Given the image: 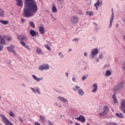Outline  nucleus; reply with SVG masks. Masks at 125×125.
Listing matches in <instances>:
<instances>
[{
	"mask_svg": "<svg viewBox=\"0 0 125 125\" xmlns=\"http://www.w3.org/2000/svg\"><path fill=\"white\" fill-rule=\"evenodd\" d=\"M121 109H125V100H123L121 102Z\"/></svg>",
	"mask_w": 125,
	"mask_h": 125,
	"instance_id": "obj_17",
	"label": "nucleus"
},
{
	"mask_svg": "<svg viewBox=\"0 0 125 125\" xmlns=\"http://www.w3.org/2000/svg\"><path fill=\"white\" fill-rule=\"evenodd\" d=\"M36 92H37V93H38V94H41V92L40 91V90H39V89L36 90Z\"/></svg>",
	"mask_w": 125,
	"mask_h": 125,
	"instance_id": "obj_39",
	"label": "nucleus"
},
{
	"mask_svg": "<svg viewBox=\"0 0 125 125\" xmlns=\"http://www.w3.org/2000/svg\"><path fill=\"white\" fill-rule=\"evenodd\" d=\"M70 22H71L72 24H76V23L79 22V18L78 17H72L70 19Z\"/></svg>",
	"mask_w": 125,
	"mask_h": 125,
	"instance_id": "obj_8",
	"label": "nucleus"
},
{
	"mask_svg": "<svg viewBox=\"0 0 125 125\" xmlns=\"http://www.w3.org/2000/svg\"><path fill=\"white\" fill-rule=\"evenodd\" d=\"M97 54H98V49L97 48L93 49L92 50L90 57L92 59H93L94 58V56H96Z\"/></svg>",
	"mask_w": 125,
	"mask_h": 125,
	"instance_id": "obj_6",
	"label": "nucleus"
},
{
	"mask_svg": "<svg viewBox=\"0 0 125 125\" xmlns=\"http://www.w3.org/2000/svg\"><path fill=\"white\" fill-rule=\"evenodd\" d=\"M1 98V97L0 96V99Z\"/></svg>",
	"mask_w": 125,
	"mask_h": 125,
	"instance_id": "obj_54",
	"label": "nucleus"
},
{
	"mask_svg": "<svg viewBox=\"0 0 125 125\" xmlns=\"http://www.w3.org/2000/svg\"><path fill=\"white\" fill-rule=\"evenodd\" d=\"M125 84V82H121L117 84V87L113 89V91H119V89L123 88Z\"/></svg>",
	"mask_w": 125,
	"mask_h": 125,
	"instance_id": "obj_4",
	"label": "nucleus"
},
{
	"mask_svg": "<svg viewBox=\"0 0 125 125\" xmlns=\"http://www.w3.org/2000/svg\"><path fill=\"white\" fill-rule=\"evenodd\" d=\"M87 77H88V75H87L85 76H83L82 77V81H84V80H86V78H87Z\"/></svg>",
	"mask_w": 125,
	"mask_h": 125,
	"instance_id": "obj_35",
	"label": "nucleus"
},
{
	"mask_svg": "<svg viewBox=\"0 0 125 125\" xmlns=\"http://www.w3.org/2000/svg\"><path fill=\"white\" fill-rule=\"evenodd\" d=\"M0 23H1V24L3 25H7V24L9 23V21H8L0 20Z\"/></svg>",
	"mask_w": 125,
	"mask_h": 125,
	"instance_id": "obj_20",
	"label": "nucleus"
},
{
	"mask_svg": "<svg viewBox=\"0 0 125 125\" xmlns=\"http://www.w3.org/2000/svg\"><path fill=\"white\" fill-rule=\"evenodd\" d=\"M38 11V6L35 0H25L24 8L22 13L23 16L26 18H30L34 16V13Z\"/></svg>",
	"mask_w": 125,
	"mask_h": 125,
	"instance_id": "obj_1",
	"label": "nucleus"
},
{
	"mask_svg": "<svg viewBox=\"0 0 125 125\" xmlns=\"http://www.w3.org/2000/svg\"><path fill=\"white\" fill-rule=\"evenodd\" d=\"M75 119V120H77V121H80L82 123L85 122V118H84L83 115H81L80 117H76Z\"/></svg>",
	"mask_w": 125,
	"mask_h": 125,
	"instance_id": "obj_10",
	"label": "nucleus"
},
{
	"mask_svg": "<svg viewBox=\"0 0 125 125\" xmlns=\"http://www.w3.org/2000/svg\"><path fill=\"white\" fill-rule=\"evenodd\" d=\"M86 14L87 15H89V16H92V15H93V12H90V11H87L86 12Z\"/></svg>",
	"mask_w": 125,
	"mask_h": 125,
	"instance_id": "obj_31",
	"label": "nucleus"
},
{
	"mask_svg": "<svg viewBox=\"0 0 125 125\" xmlns=\"http://www.w3.org/2000/svg\"><path fill=\"white\" fill-rule=\"evenodd\" d=\"M39 29L40 34L41 35H44V33H45V31H44V27H43V26H39Z\"/></svg>",
	"mask_w": 125,
	"mask_h": 125,
	"instance_id": "obj_12",
	"label": "nucleus"
},
{
	"mask_svg": "<svg viewBox=\"0 0 125 125\" xmlns=\"http://www.w3.org/2000/svg\"><path fill=\"white\" fill-rule=\"evenodd\" d=\"M61 54V52H60L59 54V55H60Z\"/></svg>",
	"mask_w": 125,
	"mask_h": 125,
	"instance_id": "obj_51",
	"label": "nucleus"
},
{
	"mask_svg": "<svg viewBox=\"0 0 125 125\" xmlns=\"http://www.w3.org/2000/svg\"><path fill=\"white\" fill-rule=\"evenodd\" d=\"M14 46L11 45L9 47H7V50L10 52H12L14 54H16V52L14 50Z\"/></svg>",
	"mask_w": 125,
	"mask_h": 125,
	"instance_id": "obj_11",
	"label": "nucleus"
},
{
	"mask_svg": "<svg viewBox=\"0 0 125 125\" xmlns=\"http://www.w3.org/2000/svg\"><path fill=\"white\" fill-rule=\"evenodd\" d=\"M21 44L23 46H24V47H26L27 49H29V46L27 45H26V43L24 42L23 41L21 42Z\"/></svg>",
	"mask_w": 125,
	"mask_h": 125,
	"instance_id": "obj_25",
	"label": "nucleus"
},
{
	"mask_svg": "<svg viewBox=\"0 0 125 125\" xmlns=\"http://www.w3.org/2000/svg\"><path fill=\"white\" fill-rule=\"evenodd\" d=\"M75 78H72V81H73V82H75Z\"/></svg>",
	"mask_w": 125,
	"mask_h": 125,
	"instance_id": "obj_47",
	"label": "nucleus"
},
{
	"mask_svg": "<svg viewBox=\"0 0 125 125\" xmlns=\"http://www.w3.org/2000/svg\"><path fill=\"white\" fill-rule=\"evenodd\" d=\"M21 22H22V23H24L25 22V19H21Z\"/></svg>",
	"mask_w": 125,
	"mask_h": 125,
	"instance_id": "obj_42",
	"label": "nucleus"
},
{
	"mask_svg": "<svg viewBox=\"0 0 125 125\" xmlns=\"http://www.w3.org/2000/svg\"><path fill=\"white\" fill-rule=\"evenodd\" d=\"M6 40L9 42V41H11V40H12V39L11 38V37H6Z\"/></svg>",
	"mask_w": 125,
	"mask_h": 125,
	"instance_id": "obj_36",
	"label": "nucleus"
},
{
	"mask_svg": "<svg viewBox=\"0 0 125 125\" xmlns=\"http://www.w3.org/2000/svg\"><path fill=\"white\" fill-rule=\"evenodd\" d=\"M30 34L32 37H36V36H37V33L34 30H31L30 31Z\"/></svg>",
	"mask_w": 125,
	"mask_h": 125,
	"instance_id": "obj_15",
	"label": "nucleus"
},
{
	"mask_svg": "<svg viewBox=\"0 0 125 125\" xmlns=\"http://www.w3.org/2000/svg\"><path fill=\"white\" fill-rule=\"evenodd\" d=\"M102 58H103V55H100V56H99V59H102Z\"/></svg>",
	"mask_w": 125,
	"mask_h": 125,
	"instance_id": "obj_41",
	"label": "nucleus"
},
{
	"mask_svg": "<svg viewBox=\"0 0 125 125\" xmlns=\"http://www.w3.org/2000/svg\"><path fill=\"white\" fill-rule=\"evenodd\" d=\"M122 110H123V111L124 112V113L125 114V109L123 108V109H122Z\"/></svg>",
	"mask_w": 125,
	"mask_h": 125,
	"instance_id": "obj_45",
	"label": "nucleus"
},
{
	"mask_svg": "<svg viewBox=\"0 0 125 125\" xmlns=\"http://www.w3.org/2000/svg\"><path fill=\"white\" fill-rule=\"evenodd\" d=\"M75 125H81L78 123H75Z\"/></svg>",
	"mask_w": 125,
	"mask_h": 125,
	"instance_id": "obj_44",
	"label": "nucleus"
},
{
	"mask_svg": "<svg viewBox=\"0 0 125 125\" xmlns=\"http://www.w3.org/2000/svg\"><path fill=\"white\" fill-rule=\"evenodd\" d=\"M36 52L38 54H42V49H41V48H37L36 49Z\"/></svg>",
	"mask_w": 125,
	"mask_h": 125,
	"instance_id": "obj_27",
	"label": "nucleus"
},
{
	"mask_svg": "<svg viewBox=\"0 0 125 125\" xmlns=\"http://www.w3.org/2000/svg\"><path fill=\"white\" fill-rule=\"evenodd\" d=\"M58 99L61 100V101H62V102H67V100L62 97H59Z\"/></svg>",
	"mask_w": 125,
	"mask_h": 125,
	"instance_id": "obj_22",
	"label": "nucleus"
},
{
	"mask_svg": "<svg viewBox=\"0 0 125 125\" xmlns=\"http://www.w3.org/2000/svg\"><path fill=\"white\" fill-rule=\"evenodd\" d=\"M65 75L66 76L67 78H68V73H66Z\"/></svg>",
	"mask_w": 125,
	"mask_h": 125,
	"instance_id": "obj_46",
	"label": "nucleus"
},
{
	"mask_svg": "<svg viewBox=\"0 0 125 125\" xmlns=\"http://www.w3.org/2000/svg\"><path fill=\"white\" fill-rule=\"evenodd\" d=\"M79 95L83 96L84 94V93L83 92V91L82 89H79L78 91Z\"/></svg>",
	"mask_w": 125,
	"mask_h": 125,
	"instance_id": "obj_24",
	"label": "nucleus"
},
{
	"mask_svg": "<svg viewBox=\"0 0 125 125\" xmlns=\"http://www.w3.org/2000/svg\"><path fill=\"white\" fill-rule=\"evenodd\" d=\"M69 51H72V49H69Z\"/></svg>",
	"mask_w": 125,
	"mask_h": 125,
	"instance_id": "obj_49",
	"label": "nucleus"
},
{
	"mask_svg": "<svg viewBox=\"0 0 125 125\" xmlns=\"http://www.w3.org/2000/svg\"><path fill=\"white\" fill-rule=\"evenodd\" d=\"M79 88H80V86H76L75 88H74L73 90H74V91H76L77 89H79Z\"/></svg>",
	"mask_w": 125,
	"mask_h": 125,
	"instance_id": "obj_37",
	"label": "nucleus"
},
{
	"mask_svg": "<svg viewBox=\"0 0 125 125\" xmlns=\"http://www.w3.org/2000/svg\"><path fill=\"white\" fill-rule=\"evenodd\" d=\"M9 115L12 117H15V115H14V113H13V112L12 111H10Z\"/></svg>",
	"mask_w": 125,
	"mask_h": 125,
	"instance_id": "obj_33",
	"label": "nucleus"
},
{
	"mask_svg": "<svg viewBox=\"0 0 125 125\" xmlns=\"http://www.w3.org/2000/svg\"><path fill=\"white\" fill-rule=\"evenodd\" d=\"M73 41L74 42H78V41H79V39H78V38H75V39H74L73 40Z\"/></svg>",
	"mask_w": 125,
	"mask_h": 125,
	"instance_id": "obj_40",
	"label": "nucleus"
},
{
	"mask_svg": "<svg viewBox=\"0 0 125 125\" xmlns=\"http://www.w3.org/2000/svg\"><path fill=\"white\" fill-rule=\"evenodd\" d=\"M84 56H86V53H84Z\"/></svg>",
	"mask_w": 125,
	"mask_h": 125,
	"instance_id": "obj_48",
	"label": "nucleus"
},
{
	"mask_svg": "<svg viewBox=\"0 0 125 125\" xmlns=\"http://www.w3.org/2000/svg\"><path fill=\"white\" fill-rule=\"evenodd\" d=\"M112 98L113 99L114 103H115V104L117 103L118 100H117V98L116 97V95L115 94H114V95H113Z\"/></svg>",
	"mask_w": 125,
	"mask_h": 125,
	"instance_id": "obj_26",
	"label": "nucleus"
},
{
	"mask_svg": "<svg viewBox=\"0 0 125 125\" xmlns=\"http://www.w3.org/2000/svg\"><path fill=\"white\" fill-rule=\"evenodd\" d=\"M61 56L62 57H63V55H61Z\"/></svg>",
	"mask_w": 125,
	"mask_h": 125,
	"instance_id": "obj_53",
	"label": "nucleus"
},
{
	"mask_svg": "<svg viewBox=\"0 0 125 125\" xmlns=\"http://www.w3.org/2000/svg\"><path fill=\"white\" fill-rule=\"evenodd\" d=\"M109 112V107L108 106L105 105L104 107V111L99 113L100 116H104Z\"/></svg>",
	"mask_w": 125,
	"mask_h": 125,
	"instance_id": "obj_3",
	"label": "nucleus"
},
{
	"mask_svg": "<svg viewBox=\"0 0 125 125\" xmlns=\"http://www.w3.org/2000/svg\"><path fill=\"white\" fill-rule=\"evenodd\" d=\"M40 120H41L42 122H44L45 121V118H44V116L40 115Z\"/></svg>",
	"mask_w": 125,
	"mask_h": 125,
	"instance_id": "obj_32",
	"label": "nucleus"
},
{
	"mask_svg": "<svg viewBox=\"0 0 125 125\" xmlns=\"http://www.w3.org/2000/svg\"><path fill=\"white\" fill-rule=\"evenodd\" d=\"M18 39L19 41H24V42L28 41V37L24 35H19L18 36Z\"/></svg>",
	"mask_w": 125,
	"mask_h": 125,
	"instance_id": "obj_9",
	"label": "nucleus"
},
{
	"mask_svg": "<svg viewBox=\"0 0 125 125\" xmlns=\"http://www.w3.org/2000/svg\"><path fill=\"white\" fill-rule=\"evenodd\" d=\"M32 77L33 78V79H34V80H35V81H37V82H40V81H41V80H42V78H38V77H37V76H36L35 75H32Z\"/></svg>",
	"mask_w": 125,
	"mask_h": 125,
	"instance_id": "obj_23",
	"label": "nucleus"
},
{
	"mask_svg": "<svg viewBox=\"0 0 125 125\" xmlns=\"http://www.w3.org/2000/svg\"><path fill=\"white\" fill-rule=\"evenodd\" d=\"M19 120L21 122V123H23V119H22V118L19 117Z\"/></svg>",
	"mask_w": 125,
	"mask_h": 125,
	"instance_id": "obj_38",
	"label": "nucleus"
},
{
	"mask_svg": "<svg viewBox=\"0 0 125 125\" xmlns=\"http://www.w3.org/2000/svg\"><path fill=\"white\" fill-rule=\"evenodd\" d=\"M52 12L53 13H56V12H57V9L54 4H53Z\"/></svg>",
	"mask_w": 125,
	"mask_h": 125,
	"instance_id": "obj_18",
	"label": "nucleus"
},
{
	"mask_svg": "<svg viewBox=\"0 0 125 125\" xmlns=\"http://www.w3.org/2000/svg\"><path fill=\"white\" fill-rule=\"evenodd\" d=\"M93 86L94 87V89L92 90V92H93L94 93L97 91V84L95 83L93 84Z\"/></svg>",
	"mask_w": 125,
	"mask_h": 125,
	"instance_id": "obj_16",
	"label": "nucleus"
},
{
	"mask_svg": "<svg viewBox=\"0 0 125 125\" xmlns=\"http://www.w3.org/2000/svg\"><path fill=\"white\" fill-rule=\"evenodd\" d=\"M46 48H47V49L48 50H49L50 51V50H51V48L50 47L49 45H48V44L46 45Z\"/></svg>",
	"mask_w": 125,
	"mask_h": 125,
	"instance_id": "obj_34",
	"label": "nucleus"
},
{
	"mask_svg": "<svg viewBox=\"0 0 125 125\" xmlns=\"http://www.w3.org/2000/svg\"><path fill=\"white\" fill-rule=\"evenodd\" d=\"M87 125H91L88 123L87 124Z\"/></svg>",
	"mask_w": 125,
	"mask_h": 125,
	"instance_id": "obj_52",
	"label": "nucleus"
},
{
	"mask_svg": "<svg viewBox=\"0 0 125 125\" xmlns=\"http://www.w3.org/2000/svg\"><path fill=\"white\" fill-rule=\"evenodd\" d=\"M111 71L110 70H107L105 72V76H111Z\"/></svg>",
	"mask_w": 125,
	"mask_h": 125,
	"instance_id": "obj_29",
	"label": "nucleus"
},
{
	"mask_svg": "<svg viewBox=\"0 0 125 125\" xmlns=\"http://www.w3.org/2000/svg\"><path fill=\"white\" fill-rule=\"evenodd\" d=\"M29 25L30 26H31V27L32 28H33V29H34L35 27V25L34 23V22L33 21H30L29 22Z\"/></svg>",
	"mask_w": 125,
	"mask_h": 125,
	"instance_id": "obj_30",
	"label": "nucleus"
},
{
	"mask_svg": "<svg viewBox=\"0 0 125 125\" xmlns=\"http://www.w3.org/2000/svg\"><path fill=\"white\" fill-rule=\"evenodd\" d=\"M113 21H114V12H113V9H112V15L110 20L109 28L112 27V23L113 22Z\"/></svg>",
	"mask_w": 125,
	"mask_h": 125,
	"instance_id": "obj_13",
	"label": "nucleus"
},
{
	"mask_svg": "<svg viewBox=\"0 0 125 125\" xmlns=\"http://www.w3.org/2000/svg\"><path fill=\"white\" fill-rule=\"evenodd\" d=\"M115 115L118 118H124V114L122 113H116Z\"/></svg>",
	"mask_w": 125,
	"mask_h": 125,
	"instance_id": "obj_28",
	"label": "nucleus"
},
{
	"mask_svg": "<svg viewBox=\"0 0 125 125\" xmlns=\"http://www.w3.org/2000/svg\"><path fill=\"white\" fill-rule=\"evenodd\" d=\"M0 43H1V44H4V43H5V41L4 40V37H3L0 35ZM3 48V46L0 45V51H1V50H2Z\"/></svg>",
	"mask_w": 125,
	"mask_h": 125,
	"instance_id": "obj_7",
	"label": "nucleus"
},
{
	"mask_svg": "<svg viewBox=\"0 0 125 125\" xmlns=\"http://www.w3.org/2000/svg\"><path fill=\"white\" fill-rule=\"evenodd\" d=\"M33 92H34V93H36V90H35V89L34 88H32Z\"/></svg>",
	"mask_w": 125,
	"mask_h": 125,
	"instance_id": "obj_43",
	"label": "nucleus"
},
{
	"mask_svg": "<svg viewBox=\"0 0 125 125\" xmlns=\"http://www.w3.org/2000/svg\"><path fill=\"white\" fill-rule=\"evenodd\" d=\"M39 69L41 71H42L43 70H48V69H49V66L47 64H43L39 66Z\"/></svg>",
	"mask_w": 125,
	"mask_h": 125,
	"instance_id": "obj_5",
	"label": "nucleus"
},
{
	"mask_svg": "<svg viewBox=\"0 0 125 125\" xmlns=\"http://www.w3.org/2000/svg\"><path fill=\"white\" fill-rule=\"evenodd\" d=\"M0 117L3 122V123H4V124L5 125H14L13 124H12V123H11L9 120H8V119L6 118V117H5V116H4V115L3 114H0Z\"/></svg>",
	"mask_w": 125,
	"mask_h": 125,
	"instance_id": "obj_2",
	"label": "nucleus"
},
{
	"mask_svg": "<svg viewBox=\"0 0 125 125\" xmlns=\"http://www.w3.org/2000/svg\"><path fill=\"white\" fill-rule=\"evenodd\" d=\"M118 25L117 24V25H116V28H118Z\"/></svg>",
	"mask_w": 125,
	"mask_h": 125,
	"instance_id": "obj_50",
	"label": "nucleus"
},
{
	"mask_svg": "<svg viewBox=\"0 0 125 125\" xmlns=\"http://www.w3.org/2000/svg\"><path fill=\"white\" fill-rule=\"evenodd\" d=\"M5 12L3 11V10L0 9V17H3L4 16V14Z\"/></svg>",
	"mask_w": 125,
	"mask_h": 125,
	"instance_id": "obj_19",
	"label": "nucleus"
},
{
	"mask_svg": "<svg viewBox=\"0 0 125 125\" xmlns=\"http://www.w3.org/2000/svg\"><path fill=\"white\" fill-rule=\"evenodd\" d=\"M94 5L96 7V10H98V9L97 7H99L100 5V2L99 1V0H98L97 2L94 4Z\"/></svg>",
	"mask_w": 125,
	"mask_h": 125,
	"instance_id": "obj_21",
	"label": "nucleus"
},
{
	"mask_svg": "<svg viewBox=\"0 0 125 125\" xmlns=\"http://www.w3.org/2000/svg\"><path fill=\"white\" fill-rule=\"evenodd\" d=\"M17 1V5L18 6H22L23 5V1L22 0H16Z\"/></svg>",
	"mask_w": 125,
	"mask_h": 125,
	"instance_id": "obj_14",
	"label": "nucleus"
}]
</instances>
